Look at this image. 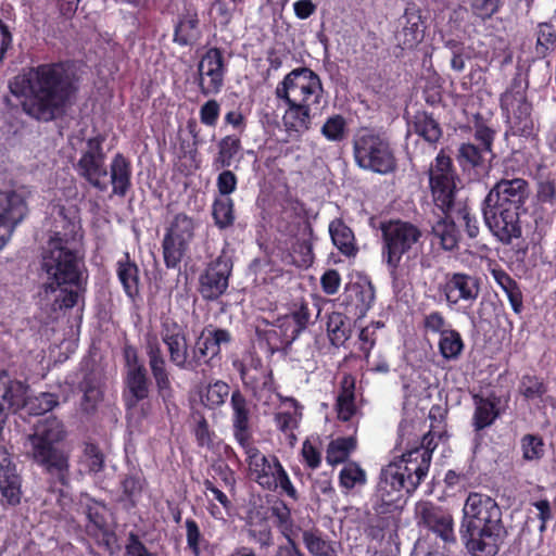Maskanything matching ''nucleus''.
I'll list each match as a JSON object with an SVG mask.
<instances>
[{
    "mask_svg": "<svg viewBox=\"0 0 556 556\" xmlns=\"http://www.w3.org/2000/svg\"><path fill=\"white\" fill-rule=\"evenodd\" d=\"M340 484L345 490H352L366 483L365 471L355 463H348L340 471Z\"/></svg>",
    "mask_w": 556,
    "mask_h": 556,
    "instance_id": "obj_49",
    "label": "nucleus"
},
{
    "mask_svg": "<svg viewBox=\"0 0 556 556\" xmlns=\"http://www.w3.org/2000/svg\"><path fill=\"white\" fill-rule=\"evenodd\" d=\"M464 349V342L454 329H450L440 336L439 350L443 358L454 361L459 357Z\"/></svg>",
    "mask_w": 556,
    "mask_h": 556,
    "instance_id": "obj_44",
    "label": "nucleus"
},
{
    "mask_svg": "<svg viewBox=\"0 0 556 556\" xmlns=\"http://www.w3.org/2000/svg\"><path fill=\"white\" fill-rule=\"evenodd\" d=\"M125 391L124 400L128 414H132L138 409L140 402L149 396L150 380L147 369L125 372Z\"/></svg>",
    "mask_w": 556,
    "mask_h": 556,
    "instance_id": "obj_26",
    "label": "nucleus"
},
{
    "mask_svg": "<svg viewBox=\"0 0 556 556\" xmlns=\"http://www.w3.org/2000/svg\"><path fill=\"white\" fill-rule=\"evenodd\" d=\"M229 393V386L224 381L217 380L207 386L205 394L202 395V402L210 408H216L226 402Z\"/></svg>",
    "mask_w": 556,
    "mask_h": 556,
    "instance_id": "obj_48",
    "label": "nucleus"
},
{
    "mask_svg": "<svg viewBox=\"0 0 556 556\" xmlns=\"http://www.w3.org/2000/svg\"><path fill=\"white\" fill-rule=\"evenodd\" d=\"M220 106L216 100H208L200 109V121L206 125L214 127L217 124Z\"/></svg>",
    "mask_w": 556,
    "mask_h": 556,
    "instance_id": "obj_62",
    "label": "nucleus"
},
{
    "mask_svg": "<svg viewBox=\"0 0 556 556\" xmlns=\"http://www.w3.org/2000/svg\"><path fill=\"white\" fill-rule=\"evenodd\" d=\"M77 174L99 191H106L109 187L105 154L102 150V140L98 137L87 140L81 155L75 165Z\"/></svg>",
    "mask_w": 556,
    "mask_h": 556,
    "instance_id": "obj_10",
    "label": "nucleus"
},
{
    "mask_svg": "<svg viewBox=\"0 0 556 556\" xmlns=\"http://www.w3.org/2000/svg\"><path fill=\"white\" fill-rule=\"evenodd\" d=\"M213 218L220 228H227L233 224V202L228 197L216 199L213 204Z\"/></svg>",
    "mask_w": 556,
    "mask_h": 556,
    "instance_id": "obj_46",
    "label": "nucleus"
},
{
    "mask_svg": "<svg viewBox=\"0 0 556 556\" xmlns=\"http://www.w3.org/2000/svg\"><path fill=\"white\" fill-rule=\"evenodd\" d=\"M283 409L276 417L277 428L285 432L290 439V443L296 440L293 431L299 427L302 419V406L294 399H286L282 403Z\"/></svg>",
    "mask_w": 556,
    "mask_h": 556,
    "instance_id": "obj_29",
    "label": "nucleus"
},
{
    "mask_svg": "<svg viewBox=\"0 0 556 556\" xmlns=\"http://www.w3.org/2000/svg\"><path fill=\"white\" fill-rule=\"evenodd\" d=\"M230 341L231 336L228 330L213 326L205 327L198 337L193 348L197 368L207 363L208 358L218 355L222 346L228 344Z\"/></svg>",
    "mask_w": 556,
    "mask_h": 556,
    "instance_id": "obj_23",
    "label": "nucleus"
},
{
    "mask_svg": "<svg viewBox=\"0 0 556 556\" xmlns=\"http://www.w3.org/2000/svg\"><path fill=\"white\" fill-rule=\"evenodd\" d=\"M41 270V301L51 302L53 309L75 306L85 280L84 261L77 251L76 237L68 238L60 232L51 237L42 255Z\"/></svg>",
    "mask_w": 556,
    "mask_h": 556,
    "instance_id": "obj_2",
    "label": "nucleus"
},
{
    "mask_svg": "<svg viewBox=\"0 0 556 556\" xmlns=\"http://www.w3.org/2000/svg\"><path fill=\"white\" fill-rule=\"evenodd\" d=\"M56 405L58 399L55 394L42 392L34 396L28 394L24 408L31 415H41L50 412Z\"/></svg>",
    "mask_w": 556,
    "mask_h": 556,
    "instance_id": "obj_47",
    "label": "nucleus"
},
{
    "mask_svg": "<svg viewBox=\"0 0 556 556\" xmlns=\"http://www.w3.org/2000/svg\"><path fill=\"white\" fill-rule=\"evenodd\" d=\"M27 207L22 194L0 191V249L11 237L14 227L24 218Z\"/></svg>",
    "mask_w": 556,
    "mask_h": 556,
    "instance_id": "obj_19",
    "label": "nucleus"
},
{
    "mask_svg": "<svg viewBox=\"0 0 556 556\" xmlns=\"http://www.w3.org/2000/svg\"><path fill=\"white\" fill-rule=\"evenodd\" d=\"M432 235L439 244L446 251L457 247L459 232L455 223L447 216L439 218L432 226Z\"/></svg>",
    "mask_w": 556,
    "mask_h": 556,
    "instance_id": "obj_37",
    "label": "nucleus"
},
{
    "mask_svg": "<svg viewBox=\"0 0 556 556\" xmlns=\"http://www.w3.org/2000/svg\"><path fill=\"white\" fill-rule=\"evenodd\" d=\"M500 0H470L472 13L481 18L491 17L498 9Z\"/></svg>",
    "mask_w": 556,
    "mask_h": 556,
    "instance_id": "obj_60",
    "label": "nucleus"
},
{
    "mask_svg": "<svg viewBox=\"0 0 556 556\" xmlns=\"http://www.w3.org/2000/svg\"><path fill=\"white\" fill-rule=\"evenodd\" d=\"M484 223L502 243L508 244L521 236L520 211L483 205Z\"/></svg>",
    "mask_w": 556,
    "mask_h": 556,
    "instance_id": "obj_16",
    "label": "nucleus"
},
{
    "mask_svg": "<svg viewBox=\"0 0 556 556\" xmlns=\"http://www.w3.org/2000/svg\"><path fill=\"white\" fill-rule=\"evenodd\" d=\"M185 525L187 530V545L192 553L198 556L200 554V542L202 539L199 526L193 519H187Z\"/></svg>",
    "mask_w": 556,
    "mask_h": 556,
    "instance_id": "obj_63",
    "label": "nucleus"
},
{
    "mask_svg": "<svg viewBox=\"0 0 556 556\" xmlns=\"http://www.w3.org/2000/svg\"><path fill=\"white\" fill-rule=\"evenodd\" d=\"M556 43V31L553 26L548 24H540L538 29L536 39V53L545 55V53L552 49Z\"/></svg>",
    "mask_w": 556,
    "mask_h": 556,
    "instance_id": "obj_53",
    "label": "nucleus"
},
{
    "mask_svg": "<svg viewBox=\"0 0 556 556\" xmlns=\"http://www.w3.org/2000/svg\"><path fill=\"white\" fill-rule=\"evenodd\" d=\"M9 88L23 111L41 122L52 121L63 114L74 92L72 75L62 63L30 68L15 76Z\"/></svg>",
    "mask_w": 556,
    "mask_h": 556,
    "instance_id": "obj_1",
    "label": "nucleus"
},
{
    "mask_svg": "<svg viewBox=\"0 0 556 556\" xmlns=\"http://www.w3.org/2000/svg\"><path fill=\"white\" fill-rule=\"evenodd\" d=\"M80 390L84 393L81 403L84 410L89 412L93 409L102 396L98 380L91 376L85 377L80 383Z\"/></svg>",
    "mask_w": 556,
    "mask_h": 556,
    "instance_id": "obj_50",
    "label": "nucleus"
},
{
    "mask_svg": "<svg viewBox=\"0 0 556 556\" xmlns=\"http://www.w3.org/2000/svg\"><path fill=\"white\" fill-rule=\"evenodd\" d=\"M501 108L516 132L528 135L532 130L531 104L526 97V85L514 80L501 97Z\"/></svg>",
    "mask_w": 556,
    "mask_h": 556,
    "instance_id": "obj_12",
    "label": "nucleus"
},
{
    "mask_svg": "<svg viewBox=\"0 0 556 556\" xmlns=\"http://www.w3.org/2000/svg\"><path fill=\"white\" fill-rule=\"evenodd\" d=\"M429 182L435 205L445 213L453 205L456 192V174L448 156L438 154L429 168Z\"/></svg>",
    "mask_w": 556,
    "mask_h": 556,
    "instance_id": "obj_11",
    "label": "nucleus"
},
{
    "mask_svg": "<svg viewBox=\"0 0 556 556\" xmlns=\"http://www.w3.org/2000/svg\"><path fill=\"white\" fill-rule=\"evenodd\" d=\"M104 507H101L99 505H96L93 507H89L87 511V518L89 520V523L87 525V531L91 534H98V532L102 531L105 526L106 521L101 513Z\"/></svg>",
    "mask_w": 556,
    "mask_h": 556,
    "instance_id": "obj_59",
    "label": "nucleus"
},
{
    "mask_svg": "<svg viewBox=\"0 0 556 556\" xmlns=\"http://www.w3.org/2000/svg\"><path fill=\"white\" fill-rule=\"evenodd\" d=\"M412 130L430 143L437 142L441 137L439 124L426 112L415 114L413 122L409 124V131Z\"/></svg>",
    "mask_w": 556,
    "mask_h": 556,
    "instance_id": "obj_36",
    "label": "nucleus"
},
{
    "mask_svg": "<svg viewBox=\"0 0 556 556\" xmlns=\"http://www.w3.org/2000/svg\"><path fill=\"white\" fill-rule=\"evenodd\" d=\"M528 195L529 188L525 179H502L489 191L483 205L520 211Z\"/></svg>",
    "mask_w": 556,
    "mask_h": 556,
    "instance_id": "obj_15",
    "label": "nucleus"
},
{
    "mask_svg": "<svg viewBox=\"0 0 556 556\" xmlns=\"http://www.w3.org/2000/svg\"><path fill=\"white\" fill-rule=\"evenodd\" d=\"M459 535L472 556H494L505 535L502 511L488 495L470 493L463 507Z\"/></svg>",
    "mask_w": 556,
    "mask_h": 556,
    "instance_id": "obj_4",
    "label": "nucleus"
},
{
    "mask_svg": "<svg viewBox=\"0 0 556 556\" xmlns=\"http://www.w3.org/2000/svg\"><path fill=\"white\" fill-rule=\"evenodd\" d=\"M546 392V388L542 380L533 376H525L520 383V393L527 400H535Z\"/></svg>",
    "mask_w": 556,
    "mask_h": 556,
    "instance_id": "obj_56",
    "label": "nucleus"
},
{
    "mask_svg": "<svg viewBox=\"0 0 556 556\" xmlns=\"http://www.w3.org/2000/svg\"><path fill=\"white\" fill-rule=\"evenodd\" d=\"M424 326L427 331L440 333V336L451 329L450 325L440 312H431L428 314L424 319Z\"/></svg>",
    "mask_w": 556,
    "mask_h": 556,
    "instance_id": "obj_61",
    "label": "nucleus"
},
{
    "mask_svg": "<svg viewBox=\"0 0 556 556\" xmlns=\"http://www.w3.org/2000/svg\"><path fill=\"white\" fill-rule=\"evenodd\" d=\"M405 23L396 35V40L402 49H412L417 46L424 38V28L420 15L406 12L404 15Z\"/></svg>",
    "mask_w": 556,
    "mask_h": 556,
    "instance_id": "obj_32",
    "label": "nucleus"
},
{
    "mask_svg": "<svg viewBox=\"0 0 556 556\" xmlns=\"http://www.w3.org/2000/svg\"><path fill=\"white\" fill-rule=\"evenodd\" d=\"M336 409L338 418L343 421H350L357 414L354 396V381L345 377L341 384V391L337 397Z\"/></svg>",
    "mask_w": 556,
    "mask_h": 556,
    "instance_id": "obj_34",
    "label": "nucleus"
},
{
    "mask_svg": "<svg viewBox=\"0 0 556 556\" xmlns=\"http://www.w3.org/2000/svg\"><path fill=\"white\" fill-rule=\"evenodd\" d=\"M276 98L288 105L282 123L291 135L300 136L311 127L324 99L320 77L308 67L288 73L275 89Z\"/></svg>",
    "mask_w": 556,
    "mask_h": 556,
    "instance_id": "obj_3",
    "label": "nucleus"
},
{
    "mask_svg": "<svg viewBox=\"0 0 556 556\" xmlns=\"http://www.w3.org/2000/svg\"><path fill=\"white\" fill-rule=\"evenodd\" d=\"M231 263L225 256H219L210 263L200 276V292L204 299L215 300L228 288Z\"/></svg>",
    "mask_w": 556,
    "mask_h": 556,
    "instance_id": "obj_21",
    "label": "nucleus"
},
{
    "mask_svg": "<svg viewBox=\"0 0 556 556\" xmlns=\"http://www.w3.org/2000/svg\"><path fill=\"white\" fill-rule=\"evenodd\" d=\"M241 149V142L237 137L226 136L218 142V153L213 160V167L216 170L231 166L235 156Z\"/></svg>",
    "mask_w": 556,
    "mask_h": 556,
    "instance_id": "obj_39",
    "label": "nucleus"
},
{
    "mask_svg": "<svg viewBox=\"0 0 556 556\" xmlns=\"http://www.w3.org/2000/svg\"><path fill=\"white\" fill-rule=\"evenodd\" d=\"M195 222L185 213H178L169 222L162 241L163 257L167 268H176L194 238Z\"/></svg>",
    "mask_w": 556,
    "mask_h": 556,
    "instance_id": "obj_9",
    "label": "nucleus"
},
{
    "mask_svg": "<svg viewBox=\"0 0 556 556\" xmlns=\"http://www.w3.org/2000/svg\"><path fill=\"white\" fill-rule=\"evenodd\" d=\"M125 548L127 556H155L135 533H129Z\"/></svg>",
    "mask_w": 556,
    "mask_h": 556,
    "instance_id": "obj_64",
    "label": "nucleus"
},
{
    "mask_svg": "<svg viewBox=\"0 0 556 556\" xmlns=\"http://www.w3.org/2000/svg\"><path fill=\"white\" fill-rule=\"evenodd\" d=\"M303 543L313 556H338L336 543L326 540L317 530H306L302 534Z\"/></svg>",
    "mask_w": 556,
    "mask_h": 556,
    "instance_id": "obj_38",
    "label": "nucleus"
},
{
    "mask_svg": "<svg viewBox=\"0 0 556 556\" xmlns=\"http://www.w3.org/2000/svg\"><path fill=\"white\" fill-rule=\"evenodd\" d=\"M110 178L113 194L125 197L131 185V166L119 153L111 162Z\"/></svg>",
    "mask_w": 556,
    "mask_h": 556,
    "instance_id": "obj_31",
    "label": "nucleus"
},
{
    "mask_svg": "<svg viewBox=\"0 0 556 556\" xmlns=\"http://www.w3.org/2000/svg\"><path fill=\"white\" fill-rule=\"evenodd\" d=\"M475 139L480 143L482 151L490 154V160L494 156L492 152V143L495 138V130L484 124H477L475 127Z\"/></svg>",
    "mask_w": 556,
    "mask_h": 556,
    "instance_id": "obj_58",
    "label": "nucleus"
},
{
    "mask_svg": "<svg viewBox=\"0 0 556 556\" xmlns=\"http://www.w3.org/2000/svg\"><path fill=\"white\" fill-rule=\"evenodd\" d=\"M329 233L333 244L346 256L356 253L353 231L340 219L329 224Z\"/></svg>",
    "mask_w": 556,
    "mask_h": 556,
    "instance_id": "obj_35",
    "label": "nucleus"
},
{
    "mask_svg": "<svg viewBox=\"0 0 556 556\" xmlns=\"http://www.w3.org/2000/svg\"><path fill=\"white\" fill-rule=\"evenodd\" d=\"M124 500L135 506L141 496L143 480L140 476H128L122 482Z\"/></svg>",
    "mask_w": 556,
    "mask_h": 556,
    "instance_id": "obj_54",
    "label": "nucleus"
},
{
    "mask_svg": "<svg viewBox=\"0 0 556 556\" xmlns=\"http://www.w3.org/2000/svg\"><path fill=\"white\" fill-rule=\"evenodd\" d=\"M327 332L333 345H342L348 340L350 333V325L345 316L338 312L330 314L327 320Z\"/></svg>",
    "mask_w": 556,
    "mask_h": 556,
    "instance_id": "obj_43",
    "label": "nucleus"
},
{
    "mask_svg": "<svg viewBox=\"0 0 556 556\" xmlns=\"http://www.w3.org/2000/svg\"><path fill=\"white\" fill-rule=\"evenodd\" d=\"M522 459L529 463H538L545 455V443L535 434H526L520 440Z\"/></svg>",
    "mask_w": 556,
    "mask_h": 556,
    "instance_id": "obj_45",
    "label": "nucleus"
},
{
    "mask_svg": "<svg viewBox=\"0 0 556 556\" xmlns=\"http://www.w3.org/2000/svg\"><path fill=\"white\" fill-rule=\"evenodd\" d=\"M117 277L129 298H135L139 290V269L135 262H131L129 254L117 261Z\"/></svg>",
    "mask_w": 556,
    "mask_h": 556,
    "instance_id": "obj_33",
    "label": "nucleus"
},
{
    "mask_svg": "<svg viewBox=\"0 0 556 556\" xmlns=\"http://www.w3.org/2000/svg\"><path fill=\"white\" fill-rule=\"evenodd\" d=\"M230 406L232 409V429L233 435L240 445H245L251 440L250 418L251 412L249 403L244 395L236 390L231 393Z\"/></svg>",
    "mask_w": 556,
    "mask_h": 556,
    "instance_id": "obj_25",
    "label": "nucleus"
},
{
    "mask_svg": "<svg viewBox=\"0 0 556 556\" xmlns=\"http://www.w3.org/2000/svg\"><path fill=\"white\" fill-rule=\"evenodd\" d=\"M235 7L225 0H215L210 9V18L214 23L215 26H226L232 15Z\"/></svg>",
    "mask_w": 556,
    "mask_h": 556,
    "instance_id": "obj_52",
    "label": "nucleus"
},
{
    "mask_svg": "<svg viewBox=\"0 0 556 556\" xmlns=\"http://www.w3.org/2000/svg\"><path fill=\"white\" fill-rule=\"evenodd\" d=\"M355 447L356 440L353 435L337 438L329 443L326 459L330 465L343 463Z\"/></svg>",
    "mask_w": 556,
    "mask_h": 556,
    "instance_id": "obj_42",
    "label": "nucleus"
},
{
    "mask_svg": "<svg viewBox=\"0 0 556 556\" xmlns=\"http://www.w3.org/2000/svg\"><path fill=\"white\" fill-rule=\"evenodd\" d=\"M291 249L293 263L298 266L307 267L313 263V230L308 223L303 222L299 226V231Z\"/></svg>",
    "mask_w": 556,
    "mask_h": 556,
    "instance_id": "obj_28",
    "label": "nucleus"
},
{
    "mask_svg": "<svg viewBox=\"0 0 556 556\" xmlns=\"http://www.w3.org/2000/svg\"><path fill=\"white\" fill-rule=\"evenodd\" d=\"M353 154L355 163L363 169L388 174L395 168L388 139L371 129H362L354 136Z\"/></svg>",
    "mask_w": 556,
    "mask_h": 556,
    "instance_id": "obj_8",
    "label": "nucleus"
},
{
    "mask_svg": "<svg viewBox=\"0 0 556 556\" xmlns=\"http://www.w3.org/2000/svg\"><path fill=\"white\" fill-rule=\"evenodd\" d=\"M406 484L401 467L393 460L381 470L376 495L383 504L391 505L399 500L402 490L407 492Z\"/></svg>",
    "mask_w": 556,
    "mask_h": 556,
    "instance_id": "obj_24",
    "label": "nucleus"
},
{
    "mask_svg": "<svg viewBox=\"0 0 556 556\" xmlns=\"http://www.w3.org/2000/svg\"><path fill=\"white\" fill-rule=\"evenodd\" d=\"M490 157L488 152L482 151V148L472 143H464L459 148V160L466 162L471 166L481 165L486 157Z\"/></svg>",
    "mask_w": 556,
    "mask_h": 556,
    "instance_id": "obj_55",
    "label": "nucleus"
},
{
    "mask_svg": "<svg viewBox=\"0 0 556 556\" xmlns=\"http://www.w3.org/2000/svg\"><path fill=\"white\" fill-rule=\"evenodd\" d=\"M432 458V450L429 446H417L394 460L406 478L407 493L416 490L421 480L427 476Z\"/></svg>",
    "mask_w": 556,
    "mask_h": 556,
    "instance_id": "obj_18",
    "label": "nucleus"
},
{
    "mask_svg": "<svg viewBox=\"0 0 556 556\" xmlns=\"http://www.w3.org/2000/svg\"><path fill=\"white\" fill-rule=\"evenodd\" d=\"M240 446L244 450L249 477L253 481L265 490L279 491L281 495L298 500V491L276 456L264 455L250 442Z\"/></svg>",
    "mask_w": 556,
    "mask_h": 556,
    "instance_id": "obj_6",
    "label": "nucleus"
},
{
    "mask_svg": "<svg viewBox=\"0 0 556 556\" xmlns=\"http://www.w3.org/2000/svg\"><path fill=\"white\" fill-rule=\"evenodd\" d=\"M475 404L473 426L476 430L491 426L498 416L495 402L490 399L475 396Z\"/></svg>",
    "mask_w": 556,
    "mask_h": 556,
    "instance_id": "obj_41",
    "label": "nucleus"
},
{
    "mask_svg": "<svg viewBox=\"0 0 556 556\" xmlns=\"http://www.w3.org/2000/svg\"><path fill=\"white\" fill-rule=\"evenodd\" d=\"M63 424L55 417L40 419L33 433L27 437L28 454L47 473L54 477L63 486L70 480V454L59 447L65 439Z\"/></svg>",
    "mask_w": 556,
    "mask_h": 556,
    "instance_id": "obj_5",
    "label": "nucleus"
},
{
    "mask_svg": "<svg viewBox=\"0 0 556 556\" xmlns=\"http://www.w3.org/2000/svg\"><path fill=\"white\" fill-rule=\"evenodd\" d=\"M199 87L203 94H216L224 84L225 64L222 50L211 48L202 56L199 66Z\"/></svg>",
    "mask_w": 556,
    "mask_h": 556,
    "instance_id": "obj_17",
    "label": "nucleus"
},
{
    "mask_svg": "<svg viewBox=\"0 0 556 556\" xmlns=\"http://www.w3.org/2000/svg\"><path fill=\"white\" fill-rule=\"evenodd\" d=\"M170 362L180 369L195 370L197 359L194 357V351L192 355H188V345L186 337L180 340H174L166 343Z\"/></svg>",
    "mask_w": 556,
    "mask_h": 556,
    "instance_id": "obj_40",
    "label": "nucleus"
},
{
    "mask_svg": "<svg viewBox=\"0 0 556 556\" xmlns=\"http://www.w3.org/2000/svg\"><path fill=\"white\" fill-rule=\"evenodd\" d=\"M441 289L447 306L465 313L478 299L480 282L475 276L454 273L446 275Z\"/></svg>",
    "mask_w": 556,
    "mask_h": 556,
    "instance_id": "obj_13",
    "label": "nucleus"
},
{
    "mask_svg": "<svg viewBox=\"0 0 556 556\" xmlns=\"http://www.w3.org/2000/svg\"><path fill=\"white\" fill-rule=\"evenodd\" d=\"M382 258L390 275L395 279L401 260L404 255L417 254L421 247V230L409 222L392 219L381 223Z\"/></svg>",
    "mask_w": 556,
    "mask_h": 556,
    "instance_id": "obj_7",
    "label": "nucleus"
},
{
    "mask_svg": "<svg viewBox=\"0 0 556 556\" xmlns=\"http://www.w3.org/2000/svg\"><path fill=\"white\" fill-rule=\"evenodd\" d=\"M201 37L200 21L195 10L188 9L175 27L174 39L180 46L193 45Z\"/></svg>",
    "mask_w": 556,
    "mask_h": 556,
    "instance_id": "obj_30",
    "label": "nucleus"
},
{
    "mask_svg": "<svg viewBox=\"0 0 556 556\" xmlns=\"http://www.w3.org/2000/svg\"><path fill=\"white\" fill-rule=\"evenodd\" d=\"M28 396V386L12 378L7 371L0 372V402L12 412L24 408Z\"/></svg>",
    "mask_w": 556,
    "mask_h": 556,
    "instance_id": "obj_27",
    "label": "nucleus"
},
{
    "mask_svg": "<svg viewBox=\"0 0 556 556\" xmlns=\"http://www.w3.org/2000/svg\"><path fill=\"white\" fill-rule=\"evenodd\" d=\"M277 328L281 336V343L286 345L291 344L302 332L299 326L287 315L278 319Z\"/></svg>",
    "mask_w": 556,
    "mask_h": 556,
    "instance_id": "obj_57",
    "label": "nucleus"
},
{
    "mask_svg": "<svg viewBox=\"0 0 556 556\" xmlns=\"http://www.w3.org/2000/svg\"><path fill=\"white\" fill-rule=\"evenodd\" d=\"M321 134L329 141H341L345 138L346 124L341 115L329 117L321 127Z\"/></svg>",
    "mask_w": 556,
    "mask_h": 556,
    "instance_id": "obj_51",
    "label": "nucleus"
},
{
    "mask_svg": "<svg viewBox=\"0 0 556 556\" xmlns=\"http://www.w3.org/2000/svg\"><path fill=\"white\" fill-rule=\"evenodd\" d=\"M22 480L13 462L12 454L0 446V494L3 506H16L22 497Z\"/></svg>",
    "mask_w": 556,
    "mask_h": 556,
    "instance_id": "obj_20",
    "label": "nucleus"
},
{
    "mask_svg": "<svg viewBox=\"0 0 556 556\" xmlns=\"http://www.w3.org/2000/svg\"><path fill=\"white\" fill-rule=\"evenodd\" d=\"M415 514L417 523L433 532L445 543H455L454 520L450 511L431 502L416 504Z\"/></svg>",
    "mask_w": 556,
    "mask_h": 556,
    "instance_id": "obj_14",
    "label": "nucleus"
},
{
    "mask_svg": "<svg viewBox=\"0 0 556 556\" xmlns=\"http://www.w3.org/2000/svg\"><path fill=\"white\" fill-rule=\"evenodd\" d=\"M146 353L149 366L155 380L159 395L167 404L173 395V389L167 371L166 361L162 353L161 344L155 334L146 337Z\"/></svg>",
    "mask_w": 556,
    "mask_h": 556,
    "instance_id": "obj_22",
    "label": "nucleus"
}]
</instances>
